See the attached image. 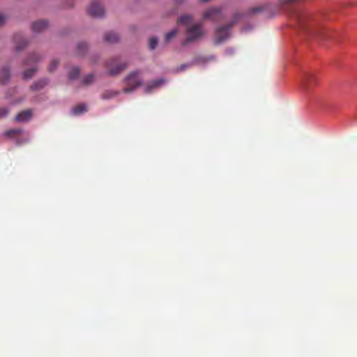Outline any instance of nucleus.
<instances>
[{
    "label": "nucleus",
    "mask_w": 357,
    "mask_h": 357,
    "mask_svg": "<svg viewBox=\"0 0 357 357\" xmlns=\"http://www.w3.org/2000/svg\"><path fill=\"white\" fill-rule=\"evenodd\" d=\"M191 21L192 17L188 15H182L178 20V23L186 26L185 31V38L181 43L183 46L195 43L200 40L204 36L202 24H190Z\"/></svg>",
    "instance_id": "nucleus-1"
},
{
    "label": "nucleus",
    "mask_w": 357,
    "mask_h": 357,
    "mask_svg": "<svg viewBox=\"0 0 357 357\" xmlns=\"http://www.w3.org/2000/svg\"><path fill=\"white\" fill-rule=\"evenodd\" d=\"M241 17V14L236 13L231 22L216 28L214 36L215 45H220L229 38L232 26L237 23Z\"/></svg>",
    "instance_id": "nucleus-2"
},
{
    "label": "nucleus",
    "mask_w": 357,
    "mask_h": 357,
    "mask_svg": "<svg viewBox=\"0 0 357 357\" xmlns=\"http://www.w3.org/2000/svg\"><path fill=\"white\" fill-rule=\"evenodd\" d=\"M139 74V71H133L126 77L125 82L127 86L123 89V93H130L142 85V80L138 77Z\"/></svg>",
    "instance_id": "nucleus-3"
},
{
    "label": "nucleus",
    "mask_w": 357,
    "mask_h": 357,
    "mask_svg": "<svg viewBox=\"0 0 357 357\" xmlns=\"http://www.w3.org/2000/svg\"><path fill=\"white\" fill-rule=\"evenodd\" d=\"M106 68L110 75H116L127 68V64L119 63L117 58L112 59L106 62Z\"/></svg>",
    "instance_id": "nucleus-4"
},
{
    "label": "nucleus",
    "mask_w": 357,
    "mask_h": 357,
    "mask_svg": "<svg viewBox=\"0 0 357 357\" xmlns=\"http://www.w3.org/2000/svg\"><path fill=\"white\" fill-rule=\"evenodd\" d=\"M317 82L316 75L310 73H305L301 79L302 88L306 91H309L314 85H316Z\"/></svg>",
    "instance_id": "nucleus-5"
},
{
    "label": "nucleus",
    "mask_w": 357,
    "mask_h": 357,
    "mask_svg": "<svg viewBox=\"0 0 357 357\" xmlns=\"http://www.w3.org/2000/svg\"><path fill=\"white\" fill-rule=\"evenodd\" d=\"M221 17L222 13L220 8H211L206 10L204 14V19L210 20L213 22L220 20Z\"/></svg>",
    "instance_id": "nucleus-6"
},
{
    "label": "nucleus",
    "mask_w": 357,
    "mask_h": 357,
    "mask_svg": "<svg viewBox=\"0 0 357 357\" xmlns=\"http://www.w3.org/2000/svg\"><path fill=\"white\" fill-rule=\"evenodd\" d=\"M88 13L93 17H101L103 15L105 10L104 8L98 3L93 2L89 6Z\"/></svg>",
    "instance_id": "nucleus-7"
},
{
    "label": "nucleus",
    "mask_w": 357,
    "mask_h": 357,
    "mask_svg": "<svg viewBox=\"0 0 357 357\" xmlns=\"http://www.w3.org/2000/svg\"><path fill=\"white\" fill-rule=\"evenodd\" d=\"M48 26V22L45 20H40L33 22L31 29L33 32L39 33L44 31Z\"/></svg>",
    "instance_id": "nucleus-8"
},
{
    "label": "nucleus",
    "mask_w": 357,
    "mask_h": 357,
    "mask_svg": "<svg viewBox=\"0 0 357 357\" xmlns=\"http://www.w3.org/2000/svg\"><path fill=\"white\" fill-rule=\"evenodd\" d=\"M32 117V112L31 109H26L20 112L15 116V121L19 122L27 121Z\"/></svg>",
    "instance_id": "nucleus-9"
},
{
    "label": "nucleus",
    "mask_w": 357,
    "mask_h": 357,
    "mask_svg": "<svg viewBox=\"0 0 357 357\" xmlns=\"http://www.w3.org/2000/svg\"><path fill=\"white\" fill-rule=\"evenodd\" d=\"M48 83V80L47 79H42L38 80V82H34L31 86L30 89L32 91H39L42 89L45 86H46Z\"/></svg>",
    "instance_id": "nucleus-10"
},
{
    "label": "nucleus",
    "mask_w": 357,
    "mask_h": 357,
    "mask_svg": "<svg viewBox=\"0 0 357 357\" xmlns=\"http://www.w3.org/2000/svg\"><path fill=\"white\" fill-rule=\"evenodd\" d=\"M104 39L106 42L109 43H116L119 39V35L114 32H107L105 34Z\"/></svg>",
    "instance_id": "nucleus-11"
},
{
    "label": "nucleus",
    "mask_w": 357,
    "mask_h": 357,
    "mask_svg": "<svg viewBox=\"0 0 357 357\" xmlns=\"http://www.w3.org/2000/svg\"><path fill=\"white\" fill-rule=\"evenodd\" d=\"M10 78V71L8 68H3L0 71V82L1 84H6Z\"/></svg>",
    "instance_id": "nucleus-12"
},
{
    "label": "nucleus",
    "mask_w": 357,
    "mask_h": 357,
    "mask_svg": "<svg viewBox=\"0 0 357 357\" xmlns=\"http://www.w3.org/2000/svg\"><path fill=\"white\" fill-rule=\"evenodd\" d=\"M119 94V92L117 91L106 90L102 93L101 98L103 100H108L117 96Z\"/></svg>",
    "instance_id": "nucleus-13"
},
{
    "label": "nucleus",
    "mask_w": 357,
    "mask_h": 357,
    "mask_svg": "<svg viewBox=\"0 0 357 357\" xmlns=\"http://www.w3.org/2000/svg\"><path fill=\"white\" fill-rule=\"evenodd\" d=\"M87 110V107L85 104H79L72 109V112L74 115H79Z\"/></svg>",
    "instance_id": "nucleus-14"
},
{
    "label": "nucleus",
    "mask_w": 357,
    "mask_h": 357,
    "mask_svg": "<svg viewBox=\"0 0 357 357\" xmlns=\"http://www.w3.org/2000/svg\"><path fill=\"white\" fill-rule=\"evenodd\" d=\"M164 82L165 81L162 79H159L153 81L150 85H149L146 87L145 91L146 93L151 92L153 89L160 86L162 83H164Z\"/></svg>",
    "instance_id": "nucleus-15"
},
{
    "label": "nucleus",
    "mask_w": 357,
    "mask_h": 357,
    "mask_svg": "<svg viewBox=\"0 0 357 357\" xmlns=\"http://www.w3.org/2000/svg\"><path fill=\"white\" fill-rule=\"evenodd\" d=\"M40 59L41 58L38 54L33 53L29 56V58L26 61V64L29 65L31 63H36L40 61Z\"/></svg>",
    "instance_id": "nucleus-16"
},
{
    "label": "nucleus",
    "mask_w": 357,
    "mask_h": 357,
    "mask_svg": "<svg viewBox=\"0 0 357 357\" xmlns=\"http://www.w3.org/2000/svg\"><path fill=\"white\" fill-rule=\"evenodd\" d=\"M36 71L37 68H29L24 72L23 77L24 79H30L34 75Z\"/></svg>",
    "instance_id": "nucleus-17"
},
{
    "label": "nucleus",
    "mask_w": 357,
    "mask_h": 357,
    "mask_svg": "<svg viewBox=\"0 0 357 357\" xmlns=\"http://www.w3.org/2000/svg\"><path fill=\"white\" fill-rule=\"evenodd\" d=\"M94 78L93 74H89L83 78L82 84L86 86L89 85L93 82Z\"/></svg>",
    "instance_id": "nucleus-18"
},
{
    "label": "nucleus",
    "mask_w": 357,
    "mask_h": 357,
    "mask_svg": "<svg viewBox=\"0 0 357 357\" xmlns=\"http://www.w3.org/2000/svg\"><path fill=\"white\" fill-rule=\"evenodd\" d=\"M178 33V29H174L171 31L168 32L165 35V42L169 43L172 38H174Z\"/></svg>",
    "instance_id": "nucleus-19"
},
{
    "label": "nucleus",
    "mask_w": 357,
    "mask_h": 357,
    "mask_svg": "<svg viewBox=\"0 0 357 357\" xmlns=\"http://www.w3.org/2000/svg\"><path fill=\"white\" fill-rule=\"evenodd\" d=\"M79 73H80V70L79 68H77V67L73 68L70 72V75H69L70 79H73V80L77 79L79 75Z\"/></svg>",
    "instance_id": "nucleus-20"
},
{
    "label": "nucleus",
    "mask_w": 357,
    "mask_h": 357,
    "mask_svg": "<svg viewBox=\"0 0 357 357\" xmlns=\"http://www.w3.org/2000/svg\"><path fill=\"white\" fill-rule=\"evenodd\" d=\"M86 49H87V45L85 43L82 42V43H79L77 44V53L79 54H84V52L86 50Z\"/></svg>",
    "instance_id": "nucleus-21"
},
{
    "label": "nucleus",
    "mask_w": 357,
    "mask_h": 357,
    "mask_svg": "<svg viewBox=\"0 0 357 357\" xmlns=\"http://www.w3.org/2000/svg\"><path fill=\"white\" fill-rule=\"evenodd\" d=\"M22 132L20 129H12L6 132V135L8 137H14Z\"/></svg>",
    "instance_id": "nucleus-22"
},
{
    "label": "nucleus",
    "mask_w": 357,
    "mask_h": 357,
    "mask_svg": "<svg viewBox=\"0 0 357 357\" xmlns=\"http://www.w3.org/2000/svg\"><path fill=\"white\" fill-rule=\"evenodd\" d=\"M58 65H59L58 60H56V59L52 60L49 65L48 70L50 72H53L57 68Z\"/></svg>",
    "instance_id": "nucleus-23"
},
{
    "label": "nucleus",
    "mask_w": 357,
    "mask_h": 357,
    "mask_svg": "<svg viewBox=\"0 0 357 357\" xmlns=\"http://www.w3.org/2000/svg\"><path fill=\"white\" fill-rule=\"evenodd\" d=\"M158 45V39L155 37H152L149 40V48L153 50Z\"/></svg>",
    "instance_id": "nucleus-24"
},
{
    "label": "nucleus",
    "mask_w": 357,
    "mask_h": 357,
    "mask_svg": "<svg viewBox=\"0 0 357 357\" xmlns=\"http://www.w3.org/2000/svg\"><path fill=\"white\" fill-rule=\"evenodd\" d=\"M8 114V109L7 108L3 107L0 109V118L6 116Z\"/></svg>",
    "instance_id": "nucleus-25"
},
{
    "label": "nucleus",
    "mask_w": 357,
    "mask_h": 357,
    "mask_svg": "<svg viewBox=\"0 0 357 357\" xmlns=\"http://www.w3.org/2000/svg\"><path fill=\"white\" fill-rule=\"evenodd\" d=\"M295 17L296 18V20L298 21V22L301 24L303 23V17L302 16L301 14L300 13H296L295 14Z\"/></svg>",
    "instance_id": "nucleus-26"
},
{
    "label": "nucleus",
    "mask_w": 357,
    "mask_h": 357,
    "mask_svg": "<svg viewBox=\"0 0 357 357\" xmlns=\"http://www.w3.org/2000/svg\"><path fill=\"white\" fill-rule=\"evenodd\" d=\"M26 45H27V42L24 40L22 42V45L19 44L17 45V47H16L17 51H20V50H22L24 48V47H25Z\"/></svg>",
    "instance_id": "nucleus-27"
},
{
    "label": "nucleus",
    "mask_w": 357,
    "mask_h": 357,
    "mask_svg": "<svg viewBox=\"0 0 357 357\" xmlns=\"http://www.w3.org/2000/svg\"><path fill=\"white\" fill-rule=\"evenodd\" d=\"M307 31L310 32V34L312 35H318V36H321L323 33L322 31H314V30H307Z\"/></svg>",
    "instance_id": "nucleus-28"
},
{
    "label": "nucleus",
    "mask_w": 357,
    "mask_h": 357,
    "mask_svg": "<svg viewBox=\"0 0 357 357\" xmlns=\"http://www.w3.org/2000/svg\"><path fill=\"white\" fill-rule=\"evenodd\" d=\"M6 20V17L0 13V26L5 23Z\"/></svg>",
    "instance_id": "nucleus-29"
},
{
    "label": "nucleus",
    "mask_w": 357,
    "mask_h": 357,
    "mask_svg": "<svg viewBox=\"0 0 357 357\" xmlns=\"http://www.w3.org/2000/svg\"><path fill=\"white\" fill-rule=\"evenodd\" d=\"M261 10V8L259 7H255V8H252L251 10H250V12L252 13H257L259 11Z\"/></svg>",
    "instance_id": "nucleus-30"
},
{
    "label": "nucleus",
    "mask_w": 357,
    "mask_h": 357,
    "mask_svg": "<svg viewBox=\"0 0 357 357\" xmlns=\"http://www.w3.org/2000/svg\"><path fill=\"white\" fill-rule=\"evenodd\" d=\"M188 67L187 65H181L180 67H179V70H185L186 68Z\"/></svg>",
    "instance_id": "nucleus-31"
},
{
    "label": "nucleus",
    "mask_w": 357,
    "mask_h": 357,
    "mask_svg": "<svg viewBox=\"0 0 357 357\" xmlns=\"http://www.w3.org/2000/svg\"><path fill=\"white\" fill-rule=\"evenodd\" d=\"M202 3H206L210 1L211 0H199Z\"/></svg>",
    "instance_id": "nucleus-32"
}]
</instances>
